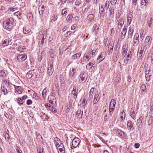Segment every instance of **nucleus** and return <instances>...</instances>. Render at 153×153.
<instances>
[{
    "instance_id": "obj_1",
    "label": "nucleus",
    "mask_w": 153,
    "mask_h": 153,
    "mask_svg": "<svg viewBox=\"0 0 153 153\" xmlns=\"http://www.w3.org/2000/svg\"><path fill=\"white\" fill-rule=\"evenodd\" d=\"M14 23V19L12 17H10L3 22V27L7 30L11 29L12 28Z\"/></svg>"
},
{
    "instance_id": "obj_2",
    "label": "nucleus",
    "mask_w": 153,
    "mask_h": 153,
    "mask_svg": "<svg viewBox=\"0 0 153 153\" xmlns=\"http://www.w3.org/2000/svg\"><path fill=\"white\" fill-rule=\"evenodd\" d=\"M152 40V38L150 36H148L146 37L144 43L143 47L144 49H148L149 48Z\"/></svg>"
},
{
    "instance_id": "obj_3",
    "label": "nucleus",
    "mask_w": 153,
    "mask_h": 153,
    "mask_svg": "<svg viewBox=\"0 0 153 153\" xmlns=\"http://www.w3.org/2000/svg\"><path fill=\"white\" fill-rule=\"evenodd\" d=\"M146 49H144L143 47V48H141L139 51H138L137 55L138 59L141 60L143 58L145 51Z\"/></svg>"
},
{
    "instance_id": "obj_4",
    "label": "nucleus",
    "mask_w": 153,
    "mask_h": 153,
    "mask_svg": "<svg viewBox=\"0 0 153 153\" xmlns=\"http://www.w3.org/2000/svg\"><path fill=\"white\" fill-rule=\"evenodd\" d=\"M54 141L57 148L58 147H62V145H63V143H62L60 139L57 137L54 138Z\"/></svg>"
},
{
    "instance_id": "obj_5",
    "label": "nucleus",
    "mask_w": 153,
    "mask_h": 153,
    "mask_svg": "<svg viewBox=\"0 0 153 153\" xmlns=\"http://www.w3.org/2000/svg\"><path fill=\"white\" fill-rule=\"evenodd\" d=\"M80 142V139L78 138L75 137L72 141V145L74 148L76 147L79 145Z\"/></svg>"
},
{
    "instance_id": "obj_6",
    "label": "nucleus",
    "mask_w": 153,
    "mask_h": 153,
    "mask_svg": "<svg viewBox=\"0 0 153 153\" xmlns=\"http://www.w3.org/2000/svg\"><path fill=\"white\" fill-rule=\"evenodd\" d=\"M27 57V55L25 54H19L17 56V59L19 62H22L26 60Z\"/></svg>"
},
{
    "instance_id": "obj_7",
    "label": "nucleus",
    "mask_w": 153,
    "mask_h": 153,
    "mask_svg": "<svg viewBox=\"0 0 153 153\" xmlns=\"http://www.w3.org/2000/svg\"><path fill=\"white\" fill-rule=\"evenodd\" d=\"M125 18L124 17H122L120 18V19L118 21V29L120 30L121 29L124 23Z\"/></svg>"
},
{
    "instance_id": "obj_8",
    "label": "nucleus",
    "mask_w": 153,
    "mask_h": 153,
    "mask_svg": "<svg viewBox=\"0 0 153 153\" xmlns=\"http://www.w3.org/2000/svg\"><path fill=\"white\" fill-rule=\"evenodd\" d=\"M91 57L92 56L91 55V53L88 51L84 55L83 59L85 61L88 62L90 60Z\"/></svg>"
},
{
    "instance_id": "obj_9",
    "label": "nucleus",
    "mask_w": 153,
    "mask_h": 153,
    "mask_svg": "<svg viewBox=\"0 0 153 153\" xmlns=\"http://www.w3.org/2000/svg\"><path fill=\"white\" fill-rule=\"evenodd\" d=\"M53 65L51 64H49L48 66V73L49 76L51 75L54 71V68H53Z\"/></svg>"
},
{
    "instance_id": "obj_10",
    "label": "nucleus",
    "mask_w": 153,
    "mask_h": 153,
    "mask_svg": "<svg viewBox=\"0 0 153 153\" xmlns=\"http://www.w3.org/2000/svg\"><path fill=\"white\" fill-rule=\"evenodd\" d=\"M148 4V2L147 0H141V7L143 9H146Z\"/></svg>"
},
{
    "instance_id": "obj_11",
    "label": "nucleus",
    "mask_w": 153,
    "mask_h": 153,
    "mask_svg": "<svg viewBox=\"0 0 153 153\" xmlns=\"http://www.w3.org/2000/svg\"><path fill=\"white\" fill-rule=\"evenodd\" d=\"M134 29L133 25L130 26L128 30V38H131L134 31Z\"/></svg>"
},
{
    "instance_id": "obj_12",
    "label": "nucleus",
    "mask_w": 153,
    "mask_h": 153,
    "mask_svg": "<svg viewBox=\"0 0 153 153\" xmlns=\"http://www.w3.org/2000/svg\"><path fill=\"white\" fill-rule=\"evenodd\" d=\"M139 36L138 33H136L135 34L133 38L134 43L135 44L137 45L139 43Z\"/></svg>"
},
{
    "instance_id": "obj_13",
    "label": "nucleus",
    "mask_w": 153,
    "mask_h": 153,
    "mask_svg": "<svg viewBox=\"0 0 153 153\" xmlns=\"http://www.w3.org/2000/svg\"><path fill=\"white\" fill-rule=\"evenodd\" d=\"M38 10L40 17H42L45 10V6L42 4L39 6Z\"/></svg>"
},
{
    "instance_id": "obj_14",
    "label": "nucleus",
    "mask_w": 153,
    "mask_h": 153,
    "mask_svg": "<svg viewBox=\"0 0 153 153\" xmlns=\"http://www.w3.org/2000/svg\"><path fill=\"white\" fill-rule=\"evenodd\" d=\"M127 32V27L124 26L121 33V39H124L125 36Z\"/></svg>"
},
{
    "instance_id": "obj_15",
    "label": "nucleus",
    "mask_w": 153,
    "mask_h": 153,
    "mask_svg": "<svg viewBox=\"0 0 153 153\" xmlns=\"http://www.w3.org/2000/svg\"><path fill=\"white\" fill-rule=\"evenodd\" d=\"M83 114V110L82 109H78L77 111L76 115L77 116V117L79 118V119H80L82 118Z\"/></svg>"
},
{
    "instance_id": "obj_16",
    "label": "nucleus",
    "mask_w": 153,
    "mask_h": 153,
    "mask_svg": "<svg viewBox=\"0 0 153 153\" xmlns=\"http://www.w3.org/2000/svg\"><path fill=\"white\" fill-rule=\"evenodd\" d=\"M81 55L79 53H77L72 56L71 59L72 60L78 59L80 57Z\"/></svg>"
},
{
    "instance_id": "obj_17",
    "label": "nucleus",
    "mask_w": 153,
    "mask_h": 153,
    "mask_svg": "<svg viewBox=\"0 0 153 153\" xmlns=\"http://www.w3.org/2000/svg\"><path fill=\"white\" fill-rule=\"evenodd\" d=\"M80 79L82 81H83L82 83H85L86 81L87 76L86 75L84 74H81L79 76Z\"/></svg>"
},
{
    "instance_id": "obj_18",
    "label": "nucleus",
    "mask_w": 153,
    "mask_h": 153,
    "mask_svg": "<svg viewBox=\"0 0 153 153\" xmlns=\"http://www.w3.org/2000/svg\"><path fill=\"white\" fill-rule=\"evenodd\" d=\"M132 18L133 16L131 13H129L127 17V25H129L131 24Z\"/></svg>"
},
{
    "instance_id": "obj_19",
    "label": "nucleus",
    "mask_w": 153,
    "mask_h": 153,
    "mask_svg": "<svg viewBox=\"0 0 153 153\" xmlns=\"http://www.w3.org/2000/svg\"><path fill=\"white\" fill-rule=\"evenodd\" d=\"M115 131L116 133L117 134H118L119 136L121 137H123L124 136L125 134L124 132L118 129H116Z\"/></svg>"
},
{
    "instance_id": "obj_20",
    "label": "nucleus",
    "mask_w": 153,
    "mask_h": 153,
    "mask_svg": "<svg viewBox=\"0 0 153 153\" xmlns=\"http://www.w3.org/2000/svg\"><path fill=\"white\" fill-rule=\"evenodd\" d=\"M114 7H110L109 11H110L109 16L110 17H113L114 16Z\"/></svg>"
},
{
    "instance_id": "obj_21",
    "label": "nucleus",
    "mask_w": 153,
    "mask_h": 153,
    "mask_svg": "<svg viewBox=\"0 0 153 153\" xmlns=\"http://www.w3.org/2000/svg\"><path fill=\"white\" fill-rule=\"evenodd\" d=\"M127 126L128 128V129L130 130H131L132 128L133 129H134L133 127L132 123L131 120H128L127 121Z\"/></svg>"
},
{
    "instance_id": "obj_22",
    "label": "nucleus",
    "mask_w": 153,
    "mask_h": 153,
    "mask_svg": "<svg viewBox=\"0 0 153 153\" xmlns=\"http://www.w3.org/2000/svg\"><path fill=\"white\" fill-rule=\"evenodd\" d=\"M127 49L126 45H124L123 46L122 49V56H123V58L126 55Z\"/></svg>"
},
{
    "instance_id": "obj_23",
    "label": "nucleus",
    "mask_w": 153,
    "mask_h": 153,
    "mask_svg": "<svg viewBox=\"0 0 153 153\" xmlns=\"http://www.w3.org/2000/svg\"><path fill=\"white\" fill-rule=\"evenodd\" d=\"M99 94H97L96 93L95 94V95L94 96V100L93 101L94 103V104H96L97 102H98L99 100L100 99V98L98 99V97H99Z\"/></svg>"
},
{
    "instance_id": "obj_24",
    "label": "nucleus",
    "mask_w": 153,
    "mask_h": 153,
    "mask_svg": "<svg viewBox=\"0 0 153 153\" xmlns=\"http://www.w3.org/2000/svg\"><path fill=\"white\" fill-rule=\"evenodd\" d=\"M31 31L30 29L27 27H25L23 28V32L24 34H27L29 33Z\"/></svg>"
},
{
    "instance_id": "obj_25",
    "label": "nucleus",
    "mask_w": 153,
    "mask_h": 153,
    "mask_svg": "<svg viewBox=\"0 0 153 153\" xmlns=\"http://www.w3.org/2000/svg\"><path fill=\"white\" fill-rule=\"evenodd\" d=\"M119 56V53L118 51L116 52L114 56L113 57V59L114 62H116L118 60Z\"/></svg>"
},
{
    "instance_id": "obj_26",
    "label": "nucleus",
    "mask_w": 153,
    "mask_h": 153,
    "mask_svg": "<svg viewBox=\"0 0 153 153\" xmlns=\"http://www.w3.org/2000/svg\"><path fill=\"white\" fill-rule=\"evenodd\" d=\"M76 71V69L74 68H72L71 70H70L69 73V75L70 76L73 77L75 74Z\"/></svg>"
},
{
    "instance_id": "obj_27",
    "label": "nucleus",
    "mask_w": 153,
    "mask_h": 153,
    "mask_svg": "<svg viewBox=\"0 0 153 153\" xmlns=\"http://www.w3.org/2000/svg\"><path fill=\"white\" fill-rule=\"evenodd\" d=\"M153 20V19H152V17H148V18L147 23L148 25V26L149 27H151V25L152 23Z\"/></svg>"
},
{
    "instance_id": "obj_28",
    "label": "nucleus",
    "mask_w": 153,
    "mask_h": 153,
    "mask_svg": "<svg viewBox=\"0 0 153 153\" xmlns=\"http://www.w3.org/2000/svg\"><path fill=\"white\" fill-rule=\"evenodd\" d=\"M104 58L105 57L102 55V54L101 53L100 55L98 56L97 60L98 61V63H100L104 59Z\"/></svg>"
},
{
    "instance_id": "obj_29",
    "label": "nucleus",
    "mask_w": 153,
    "mask_h": 153,
    "mask_svg": "<svg viewBox=\"0 0 153 153\" xmlns=\"http://www.w3.org/2000/svg\"><path fill=\"white\" fill-rule=\"evenodd\" d=\"M47 89L46 88L44 89L42 91V96L43 98L44 99H45L46 96V93H47Z\"/></svg>"
},
{
    "instance_id": "obj_30",
    "label": "nucleus",
    "mask_w": 153,
    "mask_h": 153,
    "mask_svg": "<svg viewBox=\"0 0 153 153\" xmlns=\"http://www.w3.org/2000/svg\"><path fill=\"white\" fill-rule=\"evenodd\" d=\"M14 15L17 16V18L19 19H21L22 18V13H19V11H17L15 12L14 13Z\"/></svg>"
},
{
    "instance_id": "obj_31",
    "label": "nucleus",
    "mask_w": 153,
    "mask_h": 153,
    "mask_svg": "<svg viewBox=\"0 0 153 153\" xmlns=\"http://www.w3.org/2000/svg\"><path fill=\"white\" fill-rule=\"evenodd\" d=\"M10 42V40L9 41L8 39H5L3 42V45L4 47L7 46L9 45V42Z\"/></svg>"
},
{
    "instance_id": "obj_32",
    "label": "nucleus",
    "mask_w": 153,
    "mask_h": 153,
    "mask_svg": "<svg viewBox=\"0 0 153 153\" xmlns=\"http://www.w3.org/2000/svg\"><path fill=\"white\" fill-rule=\"evenodd\" d=\"M137 125L138 127H140L142 126L143 123L142 121L141 120V119L140 118L137 119Z\"/></svg>"
},
{
    "instance_id": "obj_33",
    "label": "nucleus",
    "mask_w": 153,
    "mask_h": 153,
    "mask_svg": "<svg viewBox=\"0 0 153 153\" xmlns=\"http://www.w3.org/2000/svg\"><path fill=\"white\" fill-rule=\"evenodd\" d=\"M146 86L144 84H142L141 86L140 89L141 91L143 92V94L145 92L146 89Z\"/></svg>"
},
{
    "instance_id": "obj_34",
    "label": "nucleus",
    "mask_w": 153,
    "mask_h": 153,
    "mask_svg": "<svg viewBox=\"0 0 153 153\" xmlns=\"http://www.w3.org/2000/svg\"><path fill=\"white\" fill-rule=\"evenodd\" d=\"M0 74H1L0 77L4 78L6 76V74L4 71V70H1Z\"/></svg>"
},
{
    "instance_id": "obj_35",
    "label": "nucleus",
    "mask_w": 153,
    "mask_h": 153,
    "mask_svg": "<svg viewBox=\"0 0 153 153\" xmlns=\"http://www.w3.org/2000/svg\"><path fill=\"white\" fill-rule=\"evenodd\" d=\"M95 88H92L90 91L89 92V95L90 97H92V96L94 92V90H95Z\"/></svg>"
},
{
    "instance_id": "obj_36",
    "label": "nucleus",
    "mask_w": 153,
    "mask_h": 153,
    "mask_svg": "<svg viewBox=\"0 0 153 153\" xmlns=\"http://www.w3.org/2000/svg\"><path fill=\"white\" fill-rule=\"evenodd\" d=\"M62 148H60L59 149V152L58 151V153H65V148L64 147V145H62Z\"/></svg>"
},
{
    "instance_id": "obj_37",
    "label": "nucleus",
    "mask_w": 153,
    "mask_h": 153,
    "mask_svg": "<svg viewBox=\"0 0 153 153\" xmlns=\"http://www.w3.org/2000/svg\"><path fill=\"white\" fill-rule=\"evenodd\" d=\"M66 9H67L66 8H65L62 10L61 13L62 15L65 16L66 14L67 13V10Z\"/></svg>"
},
{
    "instance_id": "obj_38",
    "label": "nucleus",
    "mask_w": 153,
    "mask_h": 153,
    "mask_svg": "<svg viewBox=\"0 0 153 153\" xmlns=\"http://www.w3.org/2000/svg\"><path fill=\"white\" fill-rule=\"evenodd\" d=\"M99 27V25L97 24H95L93 27L92 30L93 31H95V30H98Z\"/></svg>"
},
{
    "instance_id": "obj_39",
    "label": "nucleus",
    "mask_w": 153,
    "mask_h": 153,
    "mask_svg": "<svg viewBox=\"0 0 153 153\" xmlns=\"http://www.w3.org/2000/svg\"><path fill=\"white\" fill-rule=\"evenodd\" d=\"M45 70L44 66L42 65L39 66V71L40 73L43 72Z\"/></svg>"
},
{
    "instance_id": "obj_40",
    "label": "nucleus",
    "mask_w": 153,
    "mask_h": 153,
    "mask_svg": "<svg viewBox=\"0 0 153 153\" xmlns=\"http://www.w3.org/2000/svg\"><path fill=\"white\" fill-rule=\"evenodd\" d=\"M126 116V114L125 112L123 111L121 113L120 118L122 119V120H123V119H125V118Z\"/></svg>"
},
{
    "instance_id": "obj_41",
    "label": "nucleus",
    "mask_w": 153,
    "mask_h": 153,
    "mask_svg": "<svg viewBox=\"0 0 153 153\" xmlns=\"http://www.w3.org/2000/svg\"><path fill=\"white\" fill-rule=\"evenodd\" d=\"M89 52H90L91 53V55L92 56V57H94L96 55V51L95 50H93L92 51L89 50L88 51Z\"/></svg>"
},
{
    "instance_id": "obj_42",
    "label": "nucleus",
    "mask_w": 153,
    "mask_h": 153,
    "mask_svg": "<svg viewBox=\"0 0 153 153\" xmlns=\"http://www.w3.org/2000/svg\"><path fill=\"white\" fill-rule=\"evenodd\" d=\"M87 19H88V20H90L91 21L93 20L94 19L93 15L92 14L89 15L87 16Z\"/></svg>"
},
{
    "instance_id": "obj_43",
    "label": "nucleus",
    "mask_w": 153,
    "mask_h": 153,
    "mask_svg": "<svg viewBox=\"0 0 153 153\" xmlns=\"http://www.w3.org/2000/svg\"><path fill=\"white\" fill-rule=\"evenodd\" d=\"M150 74L145 75L146 79V81H149L150 80L151 77L152 75V74L150 73Z\"/></svg>"
},
{
    "instance_id": "obj_44",
    "label": "nucleus",
    "mask_w": 153,
    "mask_h": 153,
    "mask_svg": "<svg viewBox=\"0 0 153 153\" xmlns=\"http://www.w3.org/2000/svg\"><path fill=\"white\" fill-rule=\"evenodd\" d=\"M15 90L16 91H19L20 92H22V89L21 86H16L15 87Z\"/></svg>"
},
{
    "instance_id": "obj_45",
    "label": "nucleus",
    "mask_w": 153,
    "mask_h": 153,
    "mask_svg": "<svg viewBox=\"0 0 153 153\" xmlns=\"http://www.w3.org/2000/svg\"><path fill=\"white\" fill-rule=\"evenodd\" d=\"M4 135L5 139L7 140V141H8V140H9L10 139V136L7 133H5V134H4Z\"/></svg>"
},
{
    "instance_id": "obj_46",
    "label": "nucleus",
    "mask_w": 153,
    "mask_h": 153,
    "mask_svg": "<svg viewBox=\"0 0 153 153\" xmlns=\"http://www.w3.org/2000/svg\"><path fill=\"white\" fill-rule=\"evenodd\" d=\"M50 99L51 100H53V102L56 101V98L53 95H51L50 97H48V100Z\"/></svg>"
},
{
    "instance_id": "obj_47",
    "label": "nucleus",
    "mask_w": 153,
    "mask_h": 153,
    "mask_svg": "<svg viewBox=\"0 0 153 153\" xmlns=\"http://www.w3.org/2000/svg\"><path fill=\"white\" fill-rule=\"evenodd\" d=\"M1 89L2 92L4 93V95H5L7 94L8 92L7 90V89H6L4 87H1Z\"/></svg>"
},
{
    "instance_id": "obj_48",
    "label": "nucleus",
    "mask_w": 153,
    "mask_h": 153,
    "mask_svg": "<svg viewBox=\"0 0 153 153\" xmlns=\"http://www.w3.org/2000/svg\"><path fill=\"white\" fill-rule=\"evenodd\" d=\"M24 101L22 100V98L19 97L17 100V102L19 104H22L24 103Z\"/></svg>"
},
{
    "instance_id": "obj_49",
    "label": "nucleus",
    "mask_w": 153,
    "mask_h": 153,
    "mask_svg": "<svg viewBox=\"0 0 153 153\" xmlns=\"http://www.w3.org/2000/svg\"><path fill=\"white\" fill-rule=\"evenodd\" d=\"M140 118L141 119V120L142 121V122L144 123L146 121V116H141L140 117Z\"/></svg>"
},
{
    "instance_id": "obj_50",
    "label": "nucleus",
    "mask_w": 153,
    "mask_h": 153,
    "mask_svg": "<svg viewBox=\"0 0 153 153\" xmlns=\"http://www.w3.org/2000/svg\"><path fill=\"white\" fill-rule=\"evenodd\" d=\"M73 18V16L72 15L69 14L67 16L66 20L68 21L71 20Z\"/></svg>"
},
{
    "instance_id": "obj_51",
    "label": "nucleus",
    "mask_w": 153,
    "mask_h": 153,
    "mask_svg": "<svg viewBox=\"0 0 153 153\" xmlns=\"http://www.w3.org/2000/svg\"><path fill=\"white\" fill-rule=\"evenodd\" d=\"M33 97L36 100H38L39 99V97L36 93H34L33 95Z\"/></svg>"
},
{
    "instance_id": "obj_52",
    "label": "nucleus",
    "mask_w": 153,
    "mask_h": 153,
    "mask_svg": "<svg viewBox=\"0 0 153 153\" xmlns=\"http://www.w3.org/2000/svg\"><path fill=\"white\" fill-rule=\"evenodd\" d=\"M110 103H111V104L112 103V105L113 106V107H115L116 104L115 100H114V99L111 100Z\"/></svg>"
},
{
    "instance_id": "obj_53",
    "label": "nucleus",
    "mask_w": 153,
    "mask_h": 153,
    "mask_svg": "<svg viewBox=\"0 0 153 153\" xmlns=\"http://www.w3.org/2000/svg\"><path fill=\"white\" fill-rule=\"evenodd\" d=\"M109 2L108 1H106L105 3V7L106 8V9L107 10V9L108 8L109 6Z\"/></svg>"
},
{
    "instance_id": "obj_54",
    "label": "nucleus",
    "mask_w": 153,
    "mask_h": 153,
    "mask_svg": "<svg viewBox=\"0 0 153 153\" xmlns=\"http://www.w3.org/2000/svg\"><path fill=\"white\" fill-rule=\"evenodd\" d=\"M31 71H29L26 74L27 77L28 78H31L33 75H31L30 74V72H31Z\"/></svg>"
},
{
    "instance_id": "obj_55",
    "label": "nucleus",
    "mask_w": 153,
    "mask_h": 153,
    "mask_svg": "<svg viewBox=\"0 0 153 153\" xmlns=\"http://www.w3.org/2000/svg\"><path fill=\"white\" fill-rule=\"evenodd\" d=\"M115 107H113V106L112 105V104L110 103L109 105V110H111V111H113L114 110Z\"/></svg>"
},
{
    "instance_id": "obj_56",
    "label": "nucleus",
    "mask_w": 153,
    "mask_h": 153,
    "mask_svg": "<svg viewBox=\"0 0 153 153\" xmlns=\"http://www.w3.org/2000/svg\"><path fill=\"white\" fill-rule=\"evenodd\" d=\"M49 110L53 112H56V109L53 107H51V108H49Z\"/></svg>"
},
{
    "instance_id": "obj_57",
    "label": "nucleus",
    "mask_w": 153,
    "mask_h": 153,
    "mask_svg": "<svg viewBox=\"0 0 153 153\" xmlns=\"http://www.w3.org/2000/svg\"><path fill=\"white\" fill-rule=\"evenodd\" d=\"M113 49L111 48H108V55L111 54L112 52Z\"/></svg>"
},
{
    "instance_id": "obj_58",
    "label": "nucleus",
    "mask_w": 153,
    "mask_h": 153,
    "mask_svg": "<svg viewBox=\"0 0 153 153\" xmlns=\"http://www.w3.org/2000/svg\"><path fill=\"white\" fill-rule=\"evenodd\" d=\"M16 149L18 153H22V151L21 150H20V148H19V147H16Z\"/></svg>"
},
{
    "instance_id": "obj_59",
    "label": "nucleus",
    "mask_w": 153,
    "mask_h": 153,
    "mask_svg": "<svg viewBox=\"0 0 153 153\" xmlns=\"http://www.w3.org/2000/svg\"><path fill=\"white\" fill-rule=\"evenodd\" d=\"M32 103V101L30 99L28 100H27L26 104L27 105H30Z\"/></svg>"
},
{
    "instance_id": "obj_60",
    "label": "nucleus",
    "mask_w": 153,
    "mask_h": 153,
    "mask_svg": "<svg viewBox=\"0 0 153 153\" xmlns=\"http://www.w3.org/2000/svg\"><path fill=\"white\" fill-rule=\"evenodd\" d=\"M58 18L57 15H54V16H53L52 17V20H53L54 21L56 20Z\"/></svg>"
},
{
    "instance_id": "obj_61",
    "label": "nucleus",
    "mask_w": 153,
    "mask_h": 153,
    "mask_svg": "<svg viewBox=\"0 0 153 153\" xmlns=\"http://www.w3.org/2000/svg\"><path fill=\"white\" fill-rule=\"evenodd\" d=\"M78 88L76 87H74L73 88V90L72 92V93L73 92H74L77 93L78 92Z\"/></svg>"
},
{
    "instance_id": "obj_62",
    "label": "nucleus",
    "mask_w": 153,
    "mask_h": 153,
    "mask_svg": "<svg viewBox=\"0 0 153 153\" xmlns=\"http://www.w3.org/2000/svg\"><path fill=\"white\" fill-rule=\"evenodd\" d=\"M151 71V70L149 69L148 71L146 70H145V75H147L148 74H150V71Z\"/></svg>"
},
{
    "instance_id": "obj_63",
    "label": "nucleus",
    "mask_w": 153,
    "mask_h": 153,
    "mask_svg": "<svg viewBox=\"0 0 153 153\" xmlns=\"http://www.w3.org/2000/svg\"><path fill=\"white\" fill-rule=\"evenodd\" d=\"M45 105L46 107L48 109H49V108H51L52 107L51 105L50 104H48L45 103Z\"/></svg>"
},
{
    "instance_id": "obj_64",
    "label": "nucleus",
    "mask_w": 153,
    "mask_h": 153,
    "mask_svg": "<svg viewBox=\"0 0 153 153\" xmlns=\"http://www.w3.org/2000/svg\"><path fill=\"white\" fill-rule=\"evenodd\" d=\"M44 34L43 35V34H42L40 36V37L42 38V40H41V43H43L44 42Z\"/></svg>"
}]
</instances>
